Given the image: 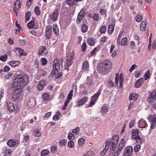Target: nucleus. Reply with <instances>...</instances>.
<instances>
[{
    "mask_svg": "<svg viewBox=\"0 0 156 156\" xmlns=\"http://www.w3.org/2000/svg\"><path fill=\"white\" fill-rule=\"evenodd\" d=\"M112 66L111 62L105 60L98 64L97 70L101 74L104 75L110 71Z\"/></svg>",
    "mask_w": 156,
    "mask_h": 156,
    "instance_id": "obj_1",
    "label": "nucleus"
},
{
    "mask_svg": "<svg viewBox=\"0 0 156 156\" xmlns=\"http://www.w3.org/2000/svg\"><path fill=\"white\" fill-rule=\"evenodd\" d=\"M28 77L26 75H19L16 77L13 83V86L20 87H23V86L27 85L28 82Z\"/></svg>",
    "mask_w": 156,
    "mask_h": 156,
    "instance_id": "obj_2",
    "label": "nucleus"
},
{
    "mask_svg": "<svg viewBox=\"0 0 156 156\" xmlns=\"http://www.w3.org/2000/svg\"><path fill=\"white\" fill-rule=\"evenodd\" d=\"M119 139V136L117 135L114 136L110 142L107 141L106 144V148L108 147V149H110L115 148L118 143Z\"/></svg>",
    "mask_w": 156,
    "mask_h": 156,
    "instance_id": "obj_3",
    "label": "nucleus"
},
{
    "mask_svg": "<svg viewBox=\"0 0 156 156\" xmlns=\"http://www.w3.org/2000/svg\"><path fill=\"white\" fill-rule=\"evenodd\" d=\"M61 63L62 66V61L61 60L60 61L58 59L55 60L53 62V70L52 72L53 73H57L60 70L61 64Z\"/></svg>",
    "mask_w": 156,
    "mask_h": 156,
    "instance_id": "obj_4",
    "label": "nucleus"
},
{
    "mask_svg": "<svg viewBox=\"0 0 156 156\" xmlns=\"http://www.w3.org/2000/svg\"><path fill=\"white\" fill-rule=\"evenodd\" d=\"M115 80L116 85L117 86H118L119 82V87L120 88L122 87L123 85V82L124 81L123 74L120 73L119 74V73H117L115 75Z\"/></svg>",
    "mask_w": 156,
    "mask_h": 156,
    "instance_id": "obj_5",
    "label": "nucleus"
},
{
    "mask_svg": "<svg viewBox=\"0 0 156 156\" xmlns=\"http://www.w3.org/2000/svg\"><path fill=\"white\" fill-rule=\"evenodd\" d=\"M23 88L20 87H16L13 86V92L12 93V96L13 98L17 99L19 97L20 94L22 92V88Z\"/></svg>",
    "mask_w": 156,
    "mask_h": 156,
    "instance_id": "obj_6",
    "label": "nucleus"
},
{
    "mask_svg": "<svg viewBox=\"0 0 156 156\" xmlns=\"http://www.w3.org/2000/svg\"><path fill=\"white\" fill-rule=\"evenodd\" d=\"M101 90L100 89L96 93L91 97V100L89 104V105L88 106V107H92L93 105H94L97 99L101 94Z\"/></svg>",
    "mask_w": 156,
    "mask_h": 156,
    "instance_id": "obj_7",
    "label": "nucleus"
},
{
    "mask_svg": "<svg viewBox=\"0 0 156 156\" xmlns=\"http://www.w3.org/2000/svg\"><path fill=\"white\" fill-rule=\"evenodd\" d=\"M148 119L151 123V129H154L156 126V115H150Z\"/></svg>",
    "mask_w": 156,
    "mask_h": 156,
    "instance_id": "obj_8",
    "label": "nucleus"
},
{
    "mask_svg": "<svg viewBox=\"0 0 156 156\" xmlns=\"http://www.w3.org/2000/svg\"><path fill=\"white\" fill-rule=\"evenodd\" d=\"M156 100V90L149 93L148 101L150 103L155 101Z\"/></svg>",
    "mask_w": 156,
    "mask_h": 156,
    "instance_id": "obj_9",
    "label": "nucleus"
},
{
    "mask_svg": "<svg viewBox=\"0 0 156 156\" xmlns=\"http://www.w3.org/2000/svg\"><path fill=\"white\" fill-rule=\"evenodd\" d=\"M52 33V27L50 26H48L47 27L46 30V37L48 39H50Z\"/></svg>",
    "mask_w": 156,
    "mask_h": 156,
    "instance_id": "obj_10",
    "label": "nucleus"
},
{
    "mask_svg": "<svg viewBox=\"0 0 156 156\" xmlns=\"http://www.w3.org/2000/svg\"><path fill=\"white\" fill-rule=\"evenodd\" d=\"M133 151V149L131 146H129L126 148L124 151V156H131Z\"/></svg>",
    "mask_w": 156,
    "mask_h": 156,
    "instance_id": "obj_11",
    "label": "nucleus"
},
{
    "mask_svg": "<svg viewBox=\"0 0 156 156\" xmlns=\"http://www.w3.org/2000/svg\"><path fill=\"white\" fill-rule=\"evenodd\" d=\"M58 13L57 10H55L51 13L49 16L51 20L54 22L56 21L58 18Z\"/></svg>",
    "mask_w": 156,
    "mask_h": 156,
    "instance_id": "obj_12",
    "label": "nucleus"
},
{
    "mask_svg": "<svg viewBox=\"0 0 156 156\" xmlns=\"http://www.w3.org/2000/svg\"><path fill=\"white\" fill-rule=\"evenodd\" d=\"M7 108L9 111L11 112H14L16 110L14 105L10 102L7 103Z\"/></svg>",
    "mask_w": 156,
    "mask_h": 156,
    "instance_id": "obj_13",
    "label": "nucleus"
},
{
    "mask_svg": "<svg viewBox=\"0 0 156 156\" xmlns=\"http://www.w3.org/2000/svg\"><path fill=\"white\" fill-rule=\"evenodd\" d=\"M74 59L73 57V55L71 56L69 55H67L66 58V64L68 66H70L72 63L73 60Z\"/></svg>",
    "mask_w": 156,
    "mask_h": 156,
    "instance_id": "obj_14",
    "label": "nucleus"
},
{
    "mask_svg": "<svg viewBox=\"0 0 156 156\" xmlns=\"http://www.w3.org/2000/svg\"><path fill=\"white\" fill-rule=\"evenodd\" d=\"M89 69V62L87 61H85L82 64V70L83 71L87 72Z\"/></svg>",
    "mask_w": 156,
    "mask_h": 156,
    "instance_id": "obj_15",
    "label": "nucleus"
},
{
    "mask_svg": "<svg viewBox=\"0 0 156 156\" xmlns=\"http://www.w3.org/2000/svg\"><path fill=\"white\" fill-rule=\"evenodd\" d=\"M19 143L18 141H16L12 139L9 140L7 142L8 145L10 147H12L16 145H17L19 144Z\"/></svg>",
    "mask_w": 156,
    "mask_h": 156,
    "instance_id": "obj_16",
    "label": "nucleus"
},
{
    "mask_svg": "<svg viewBox=\"0 0 156 156\" xmlns=\"http://www.w3.org/2000/svg\"><path fill=\"white\" fill-rule=\"evenodd\" d=\"M125 140L123 138H122L119 141L118 145V150L121 151L124 147L125 145Z\"/></svg>",
    "mask_w": 156,
    "mask_h": 156,
    "instance_id": "obj_17",
    "label": "nucleus"
},
{
    "mask_svg": "<svg viewBox=\"0 0 156 156\" xmlns=\"http://www.w3.org/2000/svg\"><path fill=\"white\" fill-rule=\"evenodd\" d=\"M138 126L140 128H144L147 127V125L146 121L144 120L143 119H142L140 120L139 122Z\"/></svg>",
    "mask_w": 156,
    "mask_h": 156,
    "instance_id": "obj_18",
    "label": "nucleus"
},
{
    "mask_svg": "<svg viewBox=\"0 0 156 156\" xmlns=\"http://www.w3.org/2000/svg\"><path fill=\"white\" fill-rule=\"evenodd\" d=\"M45 80H41L39 82V83L37 86L38 89L39 91L42 90L45 86Z\"/></svg>",
    "mask_w": 156,
    "mask_h": 156,
    "instance_id": "obj_19",
    "label": "nucleus"
},
{
    "mask_svg": "<svg viewBox=\"0 0 156 156\" xmlns=\"http://www.w3.org/2000/svg\"><path fill=\"white\" fill-rule=\"evenodd\" d=\"M82 0H67L64 2V4H66L69 6H73L76 4V2L82 1Z\"/></svg>",
    "mask_w": 156,
    "mask_h": 156,
    "instance_id": "obj_20",
    "label": "nucleus"
},
{
    "mask_svg": "<svg viewBox=\"0 0 156 156\" xmlns=\"http://www.w3.org/2000/svg\"><path fill=\"white\" fill-rule=\"evenodd\" d=\"M53 30L56 36H58L59 34V30L57 25L55 24L53 25Z\"/></svg>",
    "mask_w": 156,
    "mask_h": 156,
    "instance_id": "obj_21",
    "label": "nucleus"
},
{
    "mask_svg": "<svg viewBox=\"0 0 156 156\" xmlns=\"http://www.w3.org/2000/svg\"><path fill=\"white\" fill-rule=\"evenodd\" d=\"M36 101L35 99L33 98H30L28 100V105L29 107H33L35 104Z\"/></svg>",
    "mask_w": 156,
    "mask_h": 156,
    "instance_id": "obj_22",
    "label": "nucleus"
},
{
    "mask_svg": "<svg viewBox=\"0 0 156 156\" xmlns=\"http://www.w3.org/2000/svg\"><path fill=\"white\" fill-rule=\"evenodd\" d=\"M87 99L86 97H84L82 99L79 100L78 101V106L79 107L80 106L82 105L85 103Z\"/></svg>",
    "mask_w": 156,
    "mask_h": 156,
    "instance_id": "obj_23",
    "label": "nucleus"
},
{
    "mask_svg": "<svg viewBox=\"0 0 156 156\" xmlns=\"http://www.w3.org/2000/svg\"><path fill=\"white\" fill-rule=\"evenodd\" d=\"M89 16L90 18H93L94 20L95 21H98L99 18V15L96 13H93V14H89Z\"/></svg>",
    "mask_w": 156,
    "mask_h": 156,
    "instance_id": "obj_24",
    "label": "nucleus"
},
{
    "mask_svg": "<svg viewBox=\"0 0 156 156\" xmlns=\"http://www.w3.org/2000/svg\"><path fill=\"white\" fill-rule=\"evenodd\" d=\"M20 62L19 61H11L9 62V65L11 66L14 67L18 66L20 65Z\"/></svg>",
    "mask_w": 156,
    "mask_h": 156,
    "instance_id": "obj_25",
    "label": "nucleus"
},
{
    "mask_svg": "<svg viewBox=\"0 0 156 156\" xmlns=\"http://www.w3.org/2000/svg\"><path fill=\"white\" fill-rule=\"evenodd\" d=\"M138 96V95L136 93H132L131 94L129 97V99L130 100H133L135 101L136 100Z\"/></svg>",
    "mask_w": 156,
    "mask_h": 156,
    "instance_id": "obj_26",
    "label": "nucleus"
},
{
    "mask_svg": "<svg viewBox=\"0 0 156 156\" xmlns=\"http://www.w3.org/2000/svg\"><path fill=\"white\" fill-rule=\"evenodd\" d=\"M132 138L135 139H136L139 136V130L138 129H136L133 130L132 132Z\"/></svg>",
    "mask_w": 156,
    "mask_h": 156,
    "instance_id": "obj_27",
    "label": "nucleus"
},
{
    "mask_svg": "<svg viewBox=\"0 0 156 156\" xmlns=\"http://www.w3.org/2000/svg\"><path fill=\"white\" fill-rule=\"evenodd\" d=\"M143 79L140 78L135 83V86L137 88H139L142 85L143 82Z\"/></svg>",
    "mask_w": 156,
    "mask_h": 156,
    "instance_id": "obj_28",
    "label": "nucleus"
},
{
    "mask_svg": "<svg viewBox=\"0 0 156 156\" xmlns=\"http://www.w3.org/2000/svg\"><path fill=\"white\" fill-rule=\"evenodd\" d=\"M140 29V30L142 31H144L146 30V23L144 21L141 23Z\"/></svg>",
    "mask_w": 156,
    "mask_h": 156,
    "instance_id": "obj_29",
    "label": "nucleus"
},
{
    "mask_svg": "<svg viewBox=\"0 0 156 156\" xmlns=\"http://www.w3.org/2000/svg\"><path fill=\"white\" fill-rule=\"evenodd\" d=\"M14 8L16 10L19 9L21 6V3L19 0H17L14 3Z\"/></svg>",
    "mask_w": 156,
    "mask_h": 156,
    "instance_id": "obj_30",
    "label": "nucleus"
},
{
    "mask_svg": "<svg viewBox=\"0 0 156 156\" xmlns=\"http://www.w3.org/2000/svg\"><path fill=\"white\" fill-rule=\"evenodd\" d=\"M16 49L18 50L19 53L20 54V55L23 56L26 55L27 54L24 52V51L22 49L20 48H16Z\"/></svg>",
    "mask_w": 156,
    "mask_h": 156,
    "instance_id": "obj_31",
    "label": "nucleus"
},
{
    "mask_svg": "<svg viewBox=\"0 0 156 156\" xmlns=\"http://www.w3.org/2000/svg\"><path fill=\"white\" fill-rule=\"evenodd\" d=\"M127 38L126 37H125L122 38L121 42V45L122 46H125L127 45Z\"/></svg>",
    "mask_w": 156,
    "mask_h": 156,
    "instance_id": "obj_32",
    "label": "nucleus"
},
{
    "mask_svg": "<svg viewBox=\"0 0 156 156\" xmlns=\"http://www.w3.org/2000/svg\"><path fill=\"white\" fill-rule=\"evenodd\" d=\"M46 49V48L44 46H41L38 50L39 55H42Z\"/></svg>",
    "mask_w": 156,
    "mask_h": 156,
    "instance_id": "obj_33",
    "label": "nucleus"
},
{
    "mask_svg": "<svg viewBox=\"0 0 156 156\" xmlns=\"http://www.w3.org/2000/svg\"><path fill=\"white\" fill-rule=\"evenodd\" d=\"M84 18L83 15V14H81L80 13L78 16L77 18V22H78L79 23L83 20V18Z\"/></svg>",
    "mask_w": 156,
    "mask_h": 156,
    "instance_id": "obj_34",
    "label": "nucleus"
},
{
    "mask_svg": "<svg viewBox=\"0 0 156 156\" xmlns=\"http://www.w3.org/2000/svg\"><path fill=\"white\" fill-rule=\"evenodd\" d=\"M58 72L59 71H58L57 73H56L55 74L52 73V76L53 77H55V79H58L61 76L62 74L61 73Z\"/></svg>",
    "mask_w": 156,
    "mask_h": 156,
    "instance_id": "obj_35",
    "label": "nucleus"
},
{
    "mask_svg": "<svg viewBox=\"0 0 156 156\" xmlns=\"http://www.w3.org/2000/svg\"><path fill=\"white\" fill-rule=\"evenodd\" d=\"M75 136L73 134L72 132L70 131L68 135V138L69 140H73L75 138Z\"/></svg>",
    "mask_w": 156,
    "mask_h": 156,
    "instance_id": "obj_36",
    "label": "nucleus"
},
{
    "mask_svg": "<svg viewBox=\"0 0 156 156\" xmlns=\"http://www.w3.org/2000/svg\"><path fill=\"white\" fill-rule=\"evenodd\" d=\"M108 108L106 106H103L102 107L101 110V112L104 114L108 112Z\"/></svg>",
    "mask_w": 156,
    "mask_h": 156,
    "instance_id": "obj_37",
    "label": "nucleus"
},
{
    "mask_svg": "<svg viewBox=\"0 0 156 156\" xmlns=\"http://www.w3.org/2000/svg\"><path fill=\"white\" fill-rule=\"evenodd\" d=\"M94 154V152L92 151H88L87 153L83 155V156H92Z\"/></svg>",
    "mask_w": 156,
    "mask_h": 156,
    "instance_id": "obj_38",
    "label": "nucleus"
},
{
    "mask_svg": "<svg viewBox=\"0 0 156 156\" xmlns=\"http://www.w3.org/2000/svg\"><path fill=\"white\" fill-rule=\"evenodd\" d=\"M4 153L5 155L9 156L11 155L12 152L10 150L6 149L5 150Z\"/></svg>",
    "mask_w": 156,
    "mask_h": 156,
    "instance_id": "obj_39",
    "label": "nucleus"
},
{
    "mask_svg": "<svg viewBox=\"0 0 156 156\" xmlns=\"http://www.w3.org/2000/svg\"><path fill=\"white\" fill-rule=\"evenodd\" d=\"M87 43L90 45H92L94 43V40L93 38H89L87 40Z\"/></svg>",
    "mask_w": 156,
    "mask_h": 156,
    "instance_id": "obj_40",
    "label": "nucleus"
},
{
    "mask_svg": "<svg viewBox=\"0 0 156 156\" xmlns=\"http://www.w3.org/2000/svg\"><path fill=\"white\" fill-rule=\"evenodd\" d=\"M49 153V151L45 149L42 151L41 153V156H45L48 154Z\"/></svg>",
    "mask_w": 156,
    "mask_h": 156,
    "instance_id": "obj_41",
    "label": "nucleus"
},
{
    "mask_svg": "<svg viewBox=\"0 0 156 156\" xmlns=\"http://www.w3.org/2000/svg\"><path fill=\"white\" fill-rule=\"evenodd\" d=\"M108 32L109 34H112L114 30V27L112 25H110L108 28Z\"/></svg>",
    "mask_w": 156,
    "mask_h": 156,
    "instance_id": "obj_42",
    "label": "nucleus"
},
{
    "mask_svg": "<svg viewBox=\"0 0 156 156\" xmlns=\"http://www.w3.org/2000/svg\"><path fill=\"white\" fill-rule=\"evenodd\" d=\"M30 16L31 13L29 11L26 13L25 14V19L27 21H28L30 20Z\"/></svg>",
    "mask_w": 156,
    "mask_h": 156,
    "instance_id": "obj_43",
    "label": "nucleus"
},
{
    "mask_svg": "<svg viewBox=\"0 0 156 156\" xmlns=\"http://www.w3.org/2000/svg\"><path fill=\"white\" fill-rule=\"evenodd\" d=\"M150 71L148 70L145 74L144 76V79L145 80H147L150 78Z\"/></svg>",
    "mask_w": 156,
    "mask_h": 156,
    "instance_id": "obj_44",
    "label": "nucleus"
},
{
    "mask_svg": "<svg viewBox=\"0 0 156 156\" xmlns=\"http://www.w3.org/2000/svg\"><path fill=\"white\" fill-rule=\"evenodd\" d=\"M43 98L44 101H48L50 98V97L48 94L47 93H44L43 95Z\"/></svg>",
    "mask_w": 156,
    "mask_h": 156,
    "instance_id": "obj_45",
    "label": "nucleus"
},
{
    "mask_svg": "<svg viewBox=\"0 0 156 156\" xmlns=\"http://www.w3.org/2000/svg\"><path fill=\"white\" fill-rule=\"evenodd\" d=\"M73 90H72L70 92L67 98V100L70 101L72 99V96L73 95Z\"/></svg>",
    "mask_w": 156,
    "mask_h": 156,
    "instance_id": "obj_46",
    "label": "nucleus"
},
{
    "mask_svg": "<svg viewBox=\"0 0 156 156\" xmlns=\"http://www.w3.org/2000/svg\"><path fill=\"white\" fill-rule=\"evenodd\" d=\"M35 25L34 23L32 21H31L27 24L28 27L30 28H32L34 27Z\"/></svg>",
    "mask_w": 156,
    "mask_h": 156,
    "instance_id": "obj_47",
    "label": "nucleus"
},
{
    "mask_svg": "<svg viewBox=\"0 0 156 156\" xmlns=\"http://www.w3.org/2000/svg\"><path fill=\"white\" fill-rule=\"evenodd\" d=\"M34 12L37 16L39 15L41 13V11L37 6H36L34 8Z\"/></svg>",
    "mask_w": 156,
    "mask_h": 156,
    "instance_id": "obj_48",
    "label": "nucleus"
},
{
    "mask_svg": "<svg viewBox=\"0 0 156 156\" xmlns=\"http://www.w3.org/2000/svg\"><path fill=\"white\" fill-rule=\"evenodd\" d=\"M70 101H69L68 100H66V101L65 102L64 105L62 107V110H64L66 109V107L68 106L69 103L70 102Z\"/></svg>",
    "mask_w": 156,
    "mask_h": 156,
    "instance_id": "obj_49",
    "label": "nucleus"
},
{
    "mask_svg": "<svg viewBox=\"0 0 156 156\" xmlns=\"http://www.w3.org/2000/svg\"><path fill=\"white\" fill-rule=\"evenodd\" d=\"M143 19V17L142 16L140 15H138L136 18V20L138 22H141Z\"/></svg>",
    "mask_w": 156,
    "mask_h": 156,
    "instance_id": "obj_50",
    "label": "nucleus"
},
{
    "mask_svg": "<svg viewBox=\"0 0 156 156\" xmlns=\"http://www.w3.org/2000/svg\"><path fill=\"white\" fill-rule=\"evenodd\" d=\"M82 30L83 33L86 32L87 30V26L85 24H83L82 27Z\"/></svg>",
    "mask_w": 156,
    "mask_h": 156,
    "instance_id": "obj_51",
    "label": "nucleus"
},
{
    "mask_svg": "<svg viewBox=\"0 0 156 156\" xmlns=\"http://www.w3.org/2000/svg\"><path fill=\"white\" fill-rule=\"evenodd\" d=\"M7 58V55L5 54L4 55L0 57V59L3 62H5Z\"/></svg>",
    "mask_w": 156,
    "mask_h": 156,
    "instance_id": "obj_52",
    "label": "nucleus"
},
{
    "mask_svg": "<svg viewBox=\"0 0 156 156\" xmlns=\"http://www.w3.org/2000/svg\"><path fill=\"white\" fill-rule=\"evenodd\" d=\"M135 140H136L137 142L140 144H142L144 142L143 140L141 139L140 136L138 137Z\"/></svg>",
    "mask_w": 156,
    "mask_h": 156,
    "instance_id": "obj_53",
    "label": "nucleus"
},
{
    "mask_svg": "<svg viewBox=\"0 0 156 156\" xmlns=\"http://www.w3.org/2000/svg\"><path fill=\"white\" fill-rule=\"evenodd\" d=\"M51 152L53 153H54L56 152L57 150V148L55 146H52L51 148Z\"/></svg>",
    "mask_w": 156,
    "mask_h": 156,
    "instance_id": "obj_54",
    "label": "nucleus"
},
{
    "mask_svg": "<svg viewBox=\"0 0 156 156\" xmlns=\"http://www.w3.org/2000/svg\"><path fill=\"white\" fill-rule=\"evenodd\" d=\"M68 145L71 148H73L74 146V142L73 140H70L68 143Z\"/></svg>",
    "mask_w": 156,
    "mask_h": 156,
    "instance_id": "obj_55",
    "label": "nucleus"
},
{
    "mask_svg": "<svg viewBox=\"0 0 156 156\" xmlns=\"http://www.w3.org/2000/svg\"><path fill=\"white\" fill-rule=\"evenodd\" d=\"M42 62V64L43 65H45L48 62L47 60L45 58H42L41 59Z\"/></svg>",
    "mask_w": 156,
    "mask_h": 156,
    "instance_id": "obj_56",
    "label": "nucleus"
},
{
    "mask_svg": "<svg viewBox=\"0 0 156 156\" xmlns=\"http://www.w3.org/2000/svg\"><path fill=\"white\" fill-rule=\"evenodd\" d=\"M141 146L140 145H137L134 147V151L137 152L140 149Z\"/></svg>",
    "mask_w": 156,
    "mask_h": 156,
    "instance_id": "obj_57",
    "label": "nucleus"
},
{
    "mask_svg": "<svg viewBox=\"0 0 156 156\" xmlns=\"http://www.w3.org/2000/svg\"><path fill=\"white\" fill-rule=\"evenodd\" d=\"M106 28L105 26H102L100 29V32L101 33H104L106 30Z\"/></svg>",
    "mask_w": 156,
    "mask_h": 156,
    "instance_id": "obj_58",
    "label": "nucleus"
},
{
    "mask_svg": "<svg viewBox=\"0 0 156 156\" xmlns=\"http://www.w3.org/2000/svg\"><path fill=\"white\" fill-rule=\"evenodd\" d=\"M82 50L83 52H84L86 49V44L85 42H83L81 46Z\"/></svg>",
    "mask_w": 156,
    "mask_h": 156,
    "instance_id": "obj_59",
    "label": "nucleus"
},
{
    "mask_svg": "<svg viewBox=\"0 0 156 156\" xmlns=\"http://www.w3.org/2000/svg\"><path fill=\"white\" fill-rule=\"evenodd\" d=\"M123 31H120L119 34L117 39V42H119L121 39L123 35Z\"/></svg>",
    "mask_w": 156,
    "mask_h": 156,
    "instance_id": "obj_60",
    "label": "nucleus"
},
{
    "mask_svg": "<svg viewBox=\"0 0 156 156\" xmlns=\"http://www.w3.org/2000/svg\"><path fill=\"white\" fill-rule=\"evenodd\" d=\"M41 133L40 132L38 131H35L34 135L35 136L37 137H39L41 136Z\"/></svg>",
    "mask_w": 156,
    "mask_h": 156,
    "instance_id": "obj_61",
    "label": "nucleus"
},
{
    "mask_svg": "<svg viewBox=\"0 0 156 156\" xmlns=\"http://www.w3.org/2000/svg\"><path fill=\"white\" fill-rule=\"evenodd\" d=\"M135 120H132L131 121L129 125V128H132L133 127L135 124Z\"/></svg>",
    "mask_w": 156,
    "mask_h": 156,
    "instance_id": "obj_62",
    "label": "nucleus"
},
{
    "mask_svg": "<svg viewBox=\"0 0 156 156\" xmlns=\"http://www.w3.org/2000/svg\"><path fill=\"white\" fill-rule=\"evenodd\" d=\"M100 12L102 15H105L107 12V10L104 9H101L100 10Z\"/></svg>",
    "mask_w": 156,
    "mask_h": 156,
    "instance_id": "obj_63",
    "label": "nucleus"
},
{
    "mask_svg": "<svg viewBox=\"0 0 156 156\" xmlns=\"http://www.w3.org/2000/svg\"><path fill=\"white\" fill-rule=\"evenodd\" d=\"M152 48L153 49H156V40H154L153 41L152 45Z\"/></svg>",
    "mask_w": 156,
    "mask_h": 156,
    "instance_id": "obj_64",
    "label": "nucleus"
}]
</instances>
